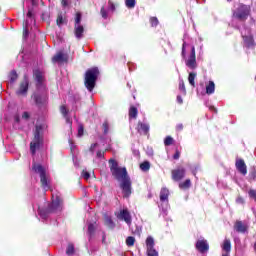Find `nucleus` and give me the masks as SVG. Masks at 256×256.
Instances as JSON below:
<instances>
[{
    "label": "nucleus",
    "mask_w": 256,
    "mask_h": 256,
    "mask_svg": "<svg viewBox=\"0 0 256 256\" xmlns=\"http://www.w3.org/2000/svg\"><path fill=\"white\" fill-rule=\"evenodd\" d=\"M125 3H126V7H129V0H126Z\"/></svg>",
    "instance_id": "obj_49"
},
{
    "label": "nucleus",
    "mask_w": 256,
    "mask_h": 256,
    "mask_svg": "<svg viewBox=\"0 0 256 256\" xmlns=\"http://www.w3.org/2000/svg\"><path fill=\"white\" fill-rule=\"evenodd\" d=\"M180 189H189L191 187V180L187 179L184 182L179 184Z\"/></svg>",
    "instance_id": "obj_24"
},
{
    "label": "nucleus",
    "mask_w": 256,
    "mask_h": 256,
    "mask_svg": "<svg viewBox=\"0 0 256 256\" xmlns=\"http://www.w3.org/2000/svg\"><path fill=\"white\" fill-rule=\"evenodd\" d=\"M27 35H29V31L27 30V28L24 29V32H23V36L24 37H27Z\"/></svg>",
    "instance_id": "obj_46"
},
{
    "label": "nucleus",
    "mask_w": 256,
    "mask_h": 256,
    "mask_svg": "<svg viewBox=\"0 0 256 256\" xmlns=\"http://www.w3.org/2000/svg\"><path fill=\"white\" fill-rule=\"evenodd\" d=\"M28 87H29V82H27V80L22 82V84L20 85V88L18 90L19 95H23V94L27 93Z\"/></svg>",
    "instance_id": "obj_18"
},
{
    "label": "nucleus",
    "mask_w": 256,
    "mask_h": 256,
    "mask_svg": "<svg viewBox=\"0 0 256 256\" xmlns=\"http://www.w3.org/2000/svg\"><path fill=\"white\" fill-rule=\"evenodd\" d=\"M109 163L110 171L114 179L118 181L120 189H122L125 197H127L129 195V177H127V168L119 167V164H117V161L115 160H110Z\"/></svg>",
    "instance_id": "obj_1"
},
{
    "label": "nucleus",
    "mask_w": 256,
    "mask_h": 256,
    "mask_svg": "<svg viewBox=\"0 0 256 256\" xmlns=\"http://www.w3.org/2000/svg\"><path fill=\"white\" fill-rule=\"evenodd\" d=\"M140 169H141V171H144L145 173H147V171H149L151 169V163H149V161H145V162L141 163Z\"/></svg>",
    "instance_id": "obj_21"
},
{
    "label": "nucleus",
    "mask_w": 256,
    "mask_h": 256,
    "mask_svg": "<svg viewBox=\"0 0 256 256\" xmlns=\"http://www.w3.org/2000/svg\"><path fill=\"white\" fill-rule=\"evenodd\" d=\"M186 66H188L189 69H197V58L195 56V46H192L191 48V54L186 60Z\"/></svg>",
    "instance_id": "obj_8"
},
{
    "label": "nucleus",
    "mask_w": 256,
    "mask_h": 256,
    "mask_svg": "<svg viewBox=\"0 0 256 256\" xmlns=\"http://www.w3.org/2000/svg\"><path fill=\"white\" fill-rule=\"evenodd\" d=\"M39 145H41V136H39V127H36V134L33 142L30 144V151L34 154L39 149Z\"/></svg>",
    "instance_id": "obj_9"
},
{
    "label": "nucleus",
    "mask_w": 256,
    "mask_h": 256,
    "mask_svg": "<svg viewBox=\"0 0 256 256\" xmlns=\"http://www.w3.org/2000/svg\"><path fill=\"white\" fill-rule=\"evenodd\" d=\"M197 77V73L191 72L188 76V81L192 87H195V78Z\"/></svg>",
    "instance_id": "obj_23"
},
{
    "label": "nucleus",
    "mask_w": 256,
    "mask_h": 256,
    "mask_svg": "<svg viewBox=\"0 0 256 256\" xmlns=\"http://www.w3.org/2000/svg\"><path fill=\"white\" fill-rule=\"evenodd\" d=\"M185 47H187V43L184 42L182 45V57L185 59Z\"/></svg>",
    "instance_id": "obj_37"
},
{
    "label": "nucleus",
    "mask_w": 256,
    "mask_h": 256,
    "mask_svg": "<svg viewBox=\"0 0 256 256\" xmlns=\"http://www.w3.org/2000/svg\"><path fill=\"white\" fill-rule=\"evenodd\" d=\"M147 256H159V252L155 249V239L152 236L146 238Z\"/></svg>",
    "instance_id": "obj_5"
},
{
    "label": "nucleus",
    "mask_w": 256,
    "mask_h": 256,
    "mask_svg": "<svg viewBox=\"0 0 256 256\" xmlns=\"http://www.w3.org/2000/svg\"><path fill=\"white\" fill-rule=\"evenodd\" d=\"M137 113H138L137 108L132 106L129 112L130 117H132V119H137Z\"/></svg>",
    "instance_id": "obj_25"
},
{
    "label": "nucleus",
    "mask_w": 256,
    "mask_h": 256,
    "mask_svg": "<svg viewBox=\"0 0 256 256\" xmlns=\"http://www.w3.org/2000/svg\"><path fill=\"white\" fill-rule=\"evenodd\" d=\"M98 157H101V154H97Z\"/></svg>",
    "instance_id": "obj_54"
},
{
    "label": "nucleus",
    "mask_w": 256,
    "mask_h": 256,
    "mask_svg": "<svg viewBox=\"0 0 256 256\" xmlns=\"http://www.w3.org/2000/svg\"><path fill=\"white\" fill-rule=\"evenodd\" d=\"M135 0H129V8L133 9V7H135Z\"/></svg>",
    "instance_id": "obj_39"
},
{
    "label": "nucleus",
    "mask_w": 256,
    "mask_h": 256,
    "mask_svg": "<svg viewBox=\"0 0 256 256\" xmlns=\"http://www.w3.org/2000/svg\"><path fill=\"white\" fill-rule=\"evenodd\" d=\"M241 36L244 41L245 47L251 48L255 47V41L253 40V35L251 34V29L244 27L241 29Z\"/></svg>",
    "instance_id": "obj_4"
},
{
    "label": "nucleus",
    "mask_w": 256,
    "mask_h": 256,
    "mask_svg": "<svg viewBox=\"0 0 256 256\" xmlns=\"http://www.w3.org/2000/svg\"><path fill=\"white\" fill-rule=\"evenodd\" d=\"M150 23L152 27H157V25H159V20L157 19V17H152L150 18Z\"/></svg>",
    "instance_id": "obj_29"
},
{
    "label": "nucleus",
    "mask_w": 256,
    "mask_h": 256,
    "mask_svg": "<svg viewBox=\"0 0 256 256\" xmlns=\"http://www.w3.org/2000/svg\"><path fill=\"white\" fill-rule=\"evenodd\" d=\"M173 137H171V136H167L166 138H165V140H164V145L166 146V147H169V145H173Z\"/></svg>",
    "instance_id": "obj_26"
},
{
    "label": "nucleus",
    "mask_w": 256,
    "mask_h": 256,
    "mask_svg": "<svg viewBox=\"0 0 256 256\" xmlns=\"http://www.w3.org/2000/svg\"><path fill=\"white\" fill-rule=\"evenodd\" d=\"M60 111H61L62 115H67V107L61 106Z\"/></svg>",
    "instance_id": "obj_36"
},
{
    "label": "nucleus",
    "mask_w": 256,
    "mask_h": 256,
    "mask_svg": "<svg viewBox=\"0 0 256 256\" xmlns=\"http://www.w3.org/2000/svg\"><path fill=\"white\" fill-rule=\"evenodd\" d=\"M63 7H67V0H62Z\"/></svg>",
    "instance_id": "obj_48"
},
{
    "label": "nucleus",
    "mask_w": 256,
    "mask_h": 256,
    "mask_svg": "<svg viewBox=\"0 0 256 256\" xmlns=\"http://www.w3.org/2000/svg\"><path fill=\"white\" fill-rule=\"evenodd\" d=\"M177 131H183V124H178L176 126Z\"/></svg>",
    "instance_id": "obj_42"
},
{
    "label": "nucleus",
    "mask_w": 256,
    "mask_h": 256,
    "mask_svg": "<svg viewBox=\"0 0 256 256\" xmlns=\"http://www.w3.org/2000/svg\"><path fill=\"white\" fill-rule=\"evenodd\" d=\"M98 76L99 69L91 68L87 70L85 75V85L88 90L93 91V89L95 88V81H97Z\"/></svg>",
    "instance_id": "obj_2"
},
{
    "label": "nucleus",
    "mask_w": 256,
    "mask_h": 256,
    "mask_svg": "<svg viewBox=\"0 0 256 256\" xmlns=\"http://www.w3.org/2000/svg\"><path fill=\"white\" fill-rule=\"evenodd\" d=\"M33 170L35 173H39L41 184L44 189H47L49 187V184L47 183V176H45V168H43L41 165H34Z\"/></svg>",
    "instance_id": "obj_6"
},
{
    "label": "nucleus",
    "mask_w": 256,
    "mask_h": 256,
    "mask_svg": "<svg viewBox=\"0 0 256 256\" xmlns=\"http://www.w3.org/2000/svg\"><path fill=\"white\" fill-rule=\"evenodd\" d=\"M117 217L121 221H125L126 223H129V211L127 209L120 211V213L117 214Z\"/></svg>",
    "instance_id": "obj_15"
},
{
    "label": "nucleus",
    "mask_w": 256,
    "mask_h": 256,
    "mask_svg": "<svg viewBox=\"0 0 256 256\" xmlns=\"http://www.w3.org/2000/svg\"><path fill=\"white\" fill-rule=\"evenodd\" d=\"M236 203H238L239 205H243V203H245V200L243 199V197H238L236 199Z\"/></svg>",
    "instance_id": "obj_34"
},
{
    "label": "nucleus",
    "mask_w": 256,
    "mask_h": 256,
    "mask_svg": "<svg viewBox=\"0 0 256 256\" xmlns=\"http://www.w3.org/2000/svg\"><path fill=\"white\" fill-rule=\"evenodd\" d=\"M56 23L58 27H61V25L65 23V19H63V16H58Z\"/></svg>",
    "instance_id": "obj_30"
},
{
    "label": "nucleus",
    "mask_w": 256,
    "mask_h": 256,
    "mask_svg": "<svg viewBox=\"0 0 256 256\" xmlns=\"http://www.w3.org/2000/svg\"><path fill=\"white\" fill-rule=\"evenodd\" d=\"M61 203H62V200L61 198L59 197H55L53 198L52 200V209L55 210V209H61Z\"/></svg>",
    "instance_id": "obj_19"
},
{
    "label": "nucleus",
    "mask_w": 256,
    "mask_h": 256,
    "mask_svg": "<svg viewBox=\"0 0 256 256\" xmlns=\"http://www.w3.org/2000/svg\"><path fill=\"white\" fill-rule=\"evenodd\" d=\"M249 15H251V7L244 4H240L233 13V17L240 21H246Z\"/></svg>",
    "instance_id": "obj_3"
},
{
    "label": "nucleus",
    "mask_w": 256,
    "mask_h": 256,
    "mask_svg": "<svg viewBox=\"0 0 256 256\" xmlns=\"http://www.w3.org/2000/svg\"><path fill=\"white\" fill-rule=\"evenodd\" d=\"M169 199V189L162 188L160 191V201H168Z\"/></svg>",
    "instance_id": "obj_17"
},
{
    "label": "nucleus",
    "mask_w": 256,
    "mask_h": 256,
    "mask_svg": "<svg viewBox=\"0 0 256 256\" xmlns=\"http://www.w3.org/2000/svg\"><path fill=\"white\" fill-rule=\"evenodd\" d=\"M185 177V168H178L172 171V179L174 181H181Z\"/></svg>",
    "instance_id": "obj_12"
},
{
    "label": "nucleus",
    "mask_w": 256,
    "mask_h": 256,
    "mask_svg": "<svg viewBox=\"0 0 256 256\" xmlns=\"http://www.w3.org/2000/svg\"><path fill=\"white\" fill-rule=\"evenodd\" d=\"M88 231H89V233H93V224H90L88 226Z\"/></svg>",
    "instance_id": "obj_45"
},
{
    "label": "nucleus",
    "mask_w": 256,
    "mask_h": 256,
    "mask_svg": "<svg viewBox=\"0 0 256 256\" xmlns=\"http://www.w3.org/2000/svg\"><path fill=\"white\" fill-rule=\"evenodd\" d=\"M179 89L184 95L187 93V90L185 89V82L183 80L179 81Z\"/></svg>",
    "instance_id": "obj_27"
},
{
    "label": "nucleus",
    "mask_w": 256,
    "mask_h": 256,
    "mask_svg": "<svg viewBox=\"0 0 256 256\" xmlns=\"http://www.w3.org/2000/svg\"><path fill=\"white\" fill-rule=\"evenodd\" d=\"M37 81H41V77L40 76H36Z\"/></svg>",
    "instance_id": "obj_50"
},
{
    "label": "nucleus",
    "mask_w": 256,
    "mask_h": 256,
    "mask_svg": "<svg viewBox=\"0 0 256 256\" xmlns=\"http://www.w3.org/2000/svg\"><path fill=\"white\" fill-rule=\"evenodd\" d=\"M10 79H11V81H16L17 80V73L16 72H11Z\"/></svg>",
    "instance_id": "obj_32"
},
{
    "label": "nucleus",
    "mask_w": 256,
    "mask_h": 256,
    "mask_svg": "<svg viewBox=\"0 0 256 256\" xmlns=\"http://www.w3.org/2000/svg\"><path fill=\"white\" fill-rule=\"evenodd\" d=\"M236 169L241 173L242 175H247V165L245 164V161L243 159H236Z\"/></svg>",
    "instance_id": "obj_11"
},
{
    "label": "nucleus",
    "mask_w": 256,
    "mask_h": 256,
    "mask_svg": "<svg viewBox=\"0 0 256 256\" xmlns=\"http://www.w3.org/2000/svg\"><path fill=\"white\" fill-rule=\"evenodd\" d=\"M206 93L207 95H213L215 93V82L210 81L208 85L206 86Z\"/></svg>",
    "instance_id": "obj_20"
},
{
    "label": "nucleus",
    "mask_w": 256,
    "mask_h": 256,
    "mask_svg": "<svg viewBox=\"0 0 256 256\" xmlns=\"http://www.w3.org/2000/svg\"><path fill=\"white\" fill-rule=\"evenodd\" d=\"M135 245V238L134 237H129V246L132 247Z\"/></svg>",
    "instance_id": "obj_35"
},
{
    "label": "nucleus",
    "mask_w": 256,
    "mask_h": 256,
    "mask_svg": "<svg viewBox=\"0 0 256 256\" xmlns=\"http://www.w3.org/2000/svg\"><path fill=\"white\" fill-rule=\"evenodd\" d=\"M228 1H231V0H228Z\"/></svg>",
    "instance_id": "obj_56"
},
{
    "label": "nucleus",
    "mask_w": 256,
    "mask_h": 256,
    "mask_svg": "<svg viewBox=\"0 0 256 256\" xmlns=\"http://www.w3.org/2000/svg\"><path fill=\"white\" fill-rule=\"evenodd\" d=\"M84 28L81 25V13L77 12L75 17V36L77 39H81L83 37Z\"/></svg>",
    "instance_id": "obj_7"
},
{
    "label": "nucleus",
    "mask_w": 256,
    "mask_h": 256,
    "mask_svg": "<svg viewBox=\"0 0 256 256\" xmlns=\"http://www.w3.org/2000/svg\"><path fill=\"white\" fill-rule=\"evenodd\" d=\"M82 177H84V179H89V177H90V175H89V172H87V171H83L82 172Z\"/></svg>",
    "instance_id": "obj_38"
},
{
    "label": "nucleus",
    "mask_w": 256,
    "mask_h": 256,
    "mask_svg": "<svg viewBox=\"0 0 256 256\" xmlns=\"http://www.w3.org/2000/svg\"><path fill=\"white\" fill-rule=\"evenodd\" d=\"M222 256H229V254H223Z\"/></svg>",
    "instance_id": "obj_53"
},
{
    "label": "nucleus",
    "mask_w": 256,
    "mask_h": 256,
    "mask_svg": "<svg viewBox=\"0 0 256 256\" xmlns=\"http://www.w3.org/2000/svg\"><path fill=\"white\" fill-rule=\"evenodd\" d=\"M108 5H109V11H115V4L111 1L108 2Z\"/></svg>",
    "instance_id": "obj_31"
},
{
    "label": "nucleus",
    "mask_w": 256,
    "mask_h": 256,
    "mask_svg": "<svg viewBox=\"0 0 256 256\" xmlns=\"http://www.w3.org/2000/svg\"><path fill=\"white\" fill-rule=\"evenodd\" d=\"M101 15H102V17H104V19H106V17H107V14L105 13V9H101Z\"/></svg>",
    "instance_id": "obj_43"
},
{
    "label": "nucleus",
    "mask_w": 256,
    "mask_h": 256,
    "mask_svg": "<svg viewBox=\"0 0 256 256\" xmlns=\"http://www.w3.org/2000/svg\"><path fill=\"white\" fill-rule=\"evenodd\" d=\"M126 244L129 245V238H126Z\"/></svg>",
    "instance_id": "obj_51"
},
{
    "label": "nucleus",
    "mask_w": 256,
    "mask_h": 256,
    "mask_svg": "<svg viewBox=\"0 0 256 256\" xmlns=\"http://www.w3.org/2000/svg\"><path fill=\"white\" fill-rule=\"evenodd\" d=\"M234 229L238 233H245V231H247V225L243 224L241 221H237L234 225Z\"/></svg>",
    "instance_id": "obj_16"
},
{
    "label": "nucleus",
    "mask_w": 256,
    "mask_h": 256,
    "mask_svg": "<svg viewBox=\"0 0 256 256\" xmlns=\"http://www.w3.org/2000/svg\"><path fill=\"white\" fill-rule=\"evenodd\" d=\"M111 223V218H106V225H108V227H112Z\"/></svg>",
    "instance_id": "obj_41"
},
{
    "label": "nucleus",
    "mask_w": 256,
    "mask_h": 256,
    "mask_svg": "<svg viewBox=\"0 0 256 256\" xmlns=\"http://www.w3.org/2000/svg\"><path fill=\"white\" fill-rule=\"evenodd\" d=\"M137 131H138V133H141L142 135H148L149 124L138 122Z\"/></svg>",
    "instance_id": "obj_13"
},
{
    "label": "nucleus",
    "mask_w": 256,
    "mask_h": 256,
    "mask_svg": "<svg viewBox=\"0 0 256 256\" xmlns=\"http://www.w3.org/2000/svg\"><path fill=\"white\" fill-rule=\"evenodd\" d=\"M222 249L223 251H226V253H229V251H231V241L228 239H225L222 245Z\"/></svg>",
    "instance_id": "obj_22"
},
{
    "label": "nucleus",
    "mask_w": 256,
    "mask_h": 256,
    "mask_svg": "<svg viewBox=\"0 0 256 256\" xmlns=\"http://www.w3.org/2000/svg\"><path fill=\"white\" fill-rule=\"evenodd\" d=\"M27 16H28V17H31V12H28Z\"/></svg>",
    "instance_id": "obj_52"
},
{
    "label": "nucleus",
    "mask_w": 256,
    "mask_h": 256,
    "mask_svg": "<svg viewBox=\"0 0 256 256\" xmlns=\"http://www.w3.org/2000/svg\"><path fill=\"white\" fill-rule=\"evenodd\" d=\"M53 63H65L67 61V55L59 52L52 58Z\"/></svg>",
    "instance_id": "obj_14"
},
{
    "label": "nucleus",
    "mask_w": 256,
    "mask_h": 256,
    "mask_svg": "<svg viewBox=\"0 0 256 256\" xmlns=\"http://www.w3.org/2000/svg\"><path fill=\"white\" fill-rule=\"evenodd\" d=\"M255 80H256V76H255Z\"/></svg>",
    "instance_id": "obj_55"
},
{
    "label": "nucleus",
    "mask_w": 256,
    "mask_h": 256,
    "mask_svg": "<svg viewBox=\"0 0 256 256\" xmlns=\"http://www.w3.org/2000/svg\"><path fill=\"white\" fill-rule=\"evenodd\" d=\"M74 251H75V247L73 246V244H69L66 249V253L68 255H73Z\"/></svg>",
    "instance_id": "obj_28"
},
{
    "label": "nucleus",
    "mask_w": 256,
    "mask_h": 256,
    "mask_svg": "<svg viewBox=\"0 0 256 256\" xmlns=\"http://www.w3.org/2000/svg\"><path fill=\"white\" fill-rule=\"evenodd\" d=\"M177 102L180 104L183 103V98H181V96H177Z\"/></svg>",
    "instance_id": "obj_47"
},
{
    "label": "nucleus",
    "mask_w": 256,
    "mask_h": 256,
    "mask_svg": "<svg viewBox=\"0 0 256 256\" xmlns=\"http://www.w3.org/2000/svg\"><path fill=\"white\" fill-rule=\"evenodd\" d=\"M181 157V153L179 151H176V153L173 155V159H179Z\"/></svg>",
    "instance_id": "obj_40"
},
{
    "label": "nucleus",
    "mask_w": 256,
    "mask_h": 256,
    "mask_svg": "<svg viewBox=\"0 0 256 256\" xmlns=\"http://www.w3.org/2000/svg\"><path fill=\"white\" fill-rule=\"evenodd\" d=\"M196 249L200 253H207V251H209V243L205 239L198 240L196 242Z\"/></svg>",
    "instance_id": "obj_10"
},
{
    "label": "nucleus",
    "mask_w": 256,
    "mask_h": 256,
    "mask_svg": "<svg viewBox=\"0 0 256 256\" xmlns=\"http://www.w3.org/2000/svg\"><path fill=\"white\" fill-rule=\"evenodd\" d=\"M78 137H83V126L82 125H80L78 127Z\"/></svg>",
    "instance_id": "obj_33"
},
{
    "label": "nucleus",
    "mask_w": 256,
    "mask_h": 256,
    "mask_svg": "<svg viewBox=\"0 0 256 256\" xmlns=\"http://www.w3.org/2000/svg\"><path fill=\"white\" fill-rule=\"evenodd\" d=\"M22 117H23V119H29V113L24 112Z\"/></svg>",
    "instance_id": "obj_44"
}]
</instances>
